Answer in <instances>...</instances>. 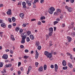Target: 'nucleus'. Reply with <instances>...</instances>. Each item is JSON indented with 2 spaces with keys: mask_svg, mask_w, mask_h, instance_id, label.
Masks as SVG:
<instances>
[{
  "mask_svg": "<svg viewBox=\"0 0 75 75\" xmlns=\"http://www.w3.org/2000/svg\"><path fill=\"white\" fill-rule=\"evenodd\" d=\"M44 54L45 55H46L47 58H51V57H52V53H49L47 51H45L44 53Z\"/></svg>",
  "mask_w": 75,
  "mask_h": 75,
  "instance_id": "f257e3e1",
  "label": "nucleus"
},
{
  "mask_svg": "<svg viewBox=\"0 0 75 75\" xmlns=\"http://www.w3.org/2000/svg\"><path fill=\"white\" fill-rule=\"evenodd\" d=\"M54 11H55V8L53 7H51L50 9L49 10L48 12L50 14H53V12Z\"/></svg>",
  "mask_w": 75,
  "mask_h": 75,
  "instance_id": "f03ea898",
  "label": "nucleus"
},
{
  "mask_svg": "<svg viewBox=\"0 0 75 75\" xmlns=\"http://www.w3.org/2000/svg\"><path fill=\"white\" fill-rule=\"evenodd\" d=\"M65 8L68 11H69V12H71L72 11V8H71V7L68 6H65Z\"/></svg>",
  "mask_w": 75,
  "mask_h": 75,
  "instance_id": "7ed1b4c3",
  "label": "nucleus"
},
{
  "mask_svg": "<svg viewBox=\"0 0 75 75\" xmlns=\"http://www.w3.org/2000/svg\"><path fill=\"white\" fill-rule=\"evenodd\" d=\"M22 40L21 41V42L22 44H24L25 43V39L26 38V37L25 36H23L22 37Z\"/></svg>",
  "mask_w": 75,
  "mask_h": 75,
  "instance_id": "20e7f679",
  "label": "nucleus"
},
{
  "mask_svg": "<svg viewBox=\"0 0 75 75\" xmlns=\"http://www.w3.org/2000/svg\"><path fill=\"white\" fill-rule=\"evenodd\" d=\"M2 58L4 59H7L8 58V55L7 54H4Z\"/></svg>",
  "mask_w": 75,
  "mask_h": 75,
  "instance_id": "39448f33",
  "label": "nucleus"
},
{
  "mask_svg": "<svg viewBox=\"0 0 75 75\" xmlns=\"http://www.w3.org/2000/svg\"><path fill=\"white\" fill-rule=\"evenodd\" d=\"M6 13L8 15H11V9H8V10L7 11Z\"/></svg>",
  "mask_w": 75,
  "mask_h": 75,
  "instance_id": "423d86ee",
  "label": "nucleus"
},
{
  "mask_svg": "<svg viewBox=\"0 0 75 75\" xmlns=\"http://www.w3.org/2000/svg\"><path fill=\"white\" fill-rule=\"evenodd\" d=\"M11 64H6L5 66V68H7L11 67Z\"/></svg>",
  "mask_w": 75,
  "mask_h": 75,
  "instance_id": "0eeeda50",
  "label": "nucleus"
},
{
  "mask_svg": "<svg viewBox=\"0 0 75 75\" xmlns=\"http://www.w3.org/2000/svg\"><path fill=\"white\" fill-rule=\"evenodd\" d=\"M54 69L55 72H57L58 71V65L56 64L54 65Z\"/></svg>",
  "mask_w": 75,
  "mask_h": 75,
  "instance_id": "6e6552de",
  "label": "nucleus"
},
{
  "mask_svg": "<svg viewBox=\"0 0 75 75\" xmlns=\"http://www.w3.org/2000/svg\"><path fill=\"white\" fill-rule=\"evenodd\" d=\"M21 37H26V38H27V34L25 33H23L21 34Z\"/></svg>",
  "mask_w": 75,
  "mask_h": 75,
  "instance_id": "1a4fd4ad",
  "label": "nucleus"
},
{
  "mask_svg": "<svg viewBox=\"0 0 75 75\" xmlns=\"http://www.w3.org/2000/svg\"><path fill=\"white\" fill-rule=\"evenodd\" d=\"M32 67H31V66H29L28 68V70L27 72V75H28V74L29 72H30V71L32 69L31 68Z\"/></svg>",
  "mask_w": 75,
  "mask_h": 75,
  "instance_id": "9d476101",
  "label": "nucleus"
},
{
  "mask_svg": "<svg viewBox=\"0 0 75 75\" xmlns=\"http://www.w3.org/2000/svg\"><path fill=\"white\" fill-rule=\"evenodd\" d=\"M22 5L23 6V8H26V6L25 5H26V3H25V2H23L22 3Z\"/></svg>",
  "mask_w": 75,
  "mask_h": 75,
  "instance_id": "9b49d317",
  "label": "nucleus"
},
{
  "mask_svg": "<svg viewBox=\"0 0 75 75\" xmlns=\"http://www.w3.org/2000/svg\"><path fill=\"white\" fill-rule=\"evenodd\" d=\"M67 38L69 42H71L72 40V38L70 37L67 36Z\"/></svg>",
  "mask_w": 75,
  "mask_h": 75,
  "instance_id": "f8f14e48",
  "label": "nucleus"
},
{
  "mask_svg": "<svg viewBox=\"0 0 75 75\" xmlns=\"http://www.w3.org/2000/svg\"><path fill=\"white\" fill-rule=\"evenodd\" d=\"M30 39H31V40H34L35 38L34 37V36L33 35H30Z\"/></svg>",
  "mask_w": 75,
  "mask_h": 75,
  "instance_id": "ddd939ff",
  "label": "nucleus"
},
{
  "mask_svg": "<svg viewBox=\"0 0 75 75\" xmlns=\"http://www.w3.org/2000/svg\"><path fill=\"white\" fill-rule=\"evenodd\" d=\"M38 70L39 72H41V71H43V68L42 67V66H41L39 68Z\"/></svg>",
  "mask_w": 75,
  "mask_h": 75,
  "instance_id": "4468645a",
  "label": "nucleus"
},
{
  "mask_svg": "<svg viewBox=\"0 0 75 75\" xmlns=\"http://www.w3.org/2000/svg\"><path fill=\"white\" fill-rule=\"evenodd\" d=\"M66 65H67V63H66V62L65 60H63L62 62V65L64 66H66Z\"/></svg>",
  "mask_w": 75,
  "mask_h": 75,
  "instance_id": "2eb2a0df",
  "label": "nucleus"
},
{
  "mask_svg": "<svg viewBox=\"0 0 75 75\" xmlns=\"http://www.w3.org/2000/svg\"><path fill=\"white\" fill-rule=\"evenodd\" d=\"M11 39L12 40V41L15 40V39L14 38V36H13V35H11Z\"/></svg>",
  "mask_w": 75,
  "mask_h": 75,
  "instance_id": "dca6fc26",
  "label": "nucleus"
},
{
  "mask_svg": "<svg viewBox=\"0 0 75 75\" xmlns=\"http://www.w3.org/2000/svg\"><path fill=\"white\" fill-rule=\"evenodd\" d=\"M49 31L50 32L53 33V28H50L49 29Z\"/></svg>",
  "mask_w": 75,
  "mask_h": 75,
  "instance_id": "f3484780",
  "label": "nucleus"
},
{
  "mask_svg": "<svg viewBox=\"0 0 75 75\" xmlns=\"http://www.w3.org/2000/svg\"><path fill=\"white\" fill-rule=\"evenodd\" d=\"M1 27H3V28H5L6 27V24L4 23H2L1 24Z\"/></svg>",
  "mask_w": 75,
  "mask_h": 75,
  "instance_id": "a211bd4d",
  "label": "nucleus"
},
{
  "mask_svg": "<svg viewBox=\"0 0 75 75\" xmlns=\"http://www.w3.org/2000/svg\"><path fill=\"white\" fill-rule=\"evenodd\" d=\"M35 45L36 47H38V46H39V45H40V42H36Z\"/></svg>",
  "mask_w": 75,
  "mask_h": 75,
  "instance_id": "6ab92c4d",
  "label": "nucleus"
},
{
  "mask_svg": "<svg viewBox=\"0 0 75 75\" xmlns=\"http://www.w3.org/2000/svg\"><path fill=\"white\" fill-rule=\"evenodd\" d=\"M26 40L27 42H29V41H30V38H29V37H28L26 38Z\"/></svg>",
  "mask_w": 75,
  "mask_h": 75,
  "instance_id": "aec40b11",
  "label": "nucleus"
},
{
  "mask_svg": "<svg viewBox=\"0 0 75 75\" xmlns=\"http://www.w3.org/2000/svg\"><path fill=\"white\" fill-rule=\"evenodd\" d=\"M12 20L13 22H15L16 21V18L14 17H12Z\"/></svg>",
  "mask_w": 75,
  "mask_h": 75,
  "instance_id": "412c9836",
  "label": "nucleus"
},
{
  "mask_svg": "<svg viewBox=\"0 0 75 75\" xmlns=\"http://www.w3.org/2000/svg\"><path fill=\"white\" fill-rule=\"evenodd\" d=\"M68 65L69 67H70L71 68H72V67H73L72 66V65L70 63H69Z\"/></svg>",
  "mask_w": 75,
  "mask_h": 75,
  "instance_id": "4be33fe9",
  "label": "nucleus"
},
{
  "mask_svg": "<svg viewBox=\"0 0 75 75\" xmlns=\"http://www.w3.org/2000/svg\"><path fill=\"white\" fill-rule=\"evenodd\" d=\"M3 62H0V68H1V67H3Z\"/></svg>",
  "mask_w": 75,
  "mask_h": 75,
  "instance_id": "5701e85b",
  "label": "nucleus"
},
{
  "mask_svg": "<svg viewBox=\"0 0 75 75\" xmlns=\"http://www.w3.org/2000/svg\"><path fill=\"white\" fill-rule=\"evenodd\" d=\"M38 55H39V54L38 53H36L35 54V58L36 59H37L38 58Z\"/></svg>",
  "mask_w": 75,
  "mask_h": 75,
  "instance_id": "b1692460",
  "label": "nucleus"
},
{
  "mask_svg": "<svg viewBox=\"0 0 75 75\" xmlns=\"http://www.w3.org/2000/svg\"><path fill=\"white\" fill-rule=\"evenodd\" d=\"M20 16H21V18H23L24 17V14L23 13H20Z\"/></svg>",
  "mask_w": 75,
  "mask_h": 75,
  "instance_id": "393cba45",
  "label": "nucleus"
},
{
  "mask_svg": "<svg viewBox=\"0 0 75 75\" xmlns=\"http://www.w3.org/2000/svg\"><path fill=\"white\" fill-rule=\"evenodd\" d=\"M44 70H46L47 69V65L45 64L44 66Z\"/></svg>",
  "mask_w": 75,
  "mask_h": 75,
  "instance_id": "a878e982",
  "label": "nucleus"
},
{
  "mask_svg": "<svg viewBox=\"0 0 75 75\" xmlns=\"http://www.w3.org/2000/svg\"><path fill=\"white\" fill-rule=\"evenodd\" d=\"M68 68V67H67L66 66L65 67H63V69L64 70H67Z\"/></svg>",
  "mask_w": 75,
  "mask_h": 75,
  "instance_id": "bb28decb",
  "label": "nucleus"
},
{
  "mask_svg": "<svg viewBox=\"0 0 75 75\" xmlns=\"http://www.w3.org/2000/svg\"><path fill=\"white\" fill-rule=\"evenodd\" d=\"M45 16H42L40 18V19L42 20H45Z\"/></svg>",
  "mask_w": 75,
  "mask_h": 75,
  "instance_id": "cd10ccee",
  "label": "nucleus"
},
{
  "mask_svg": "<svg viewBox=\"0 0 75 75\" xmlns=\"http://www.w3.org/2000/svg\"><path fill=\"white\" fill-rule=\"evenodd\" d=\"M71 36H72V37L75 36V33L74 32H73L71 33Z\"/></svg>",
  "mask_w": 75,
  "mask_h": 75,
  "instance_id": "c85d7f7f",
  "label": "nucleus"
},
{
  "mask_svg": "<svg viewBox=\"0 0 75 75\" xmlns=\"http://www.w3.org/2000/svg\"><path fill=\"white\" fill-rule=\"evenodd\" d=\"M19 28L18 27H16V31H17V32H18V30H19Z\"/></svg>",
  "mask_w": 75,
  "mask_h": 75,
  "instance_id": "c756f323",
  "label": "nucleus"
},
{
  "mask_svg": "<svg viewBox=\"0 0 75 75\" xmlns=\"http://www.w3.org/2000/svg\"><path fill=\"white\" fill-rule=\"evenodd\" d=\"M54 14L55 16H58V13L57 12H54Z\"/></svg>",
  "mask_w": 75,
  "mask_h": 75,
  "instance_id": "7c9ffc66",
  "label": "nucleus"
},
{
  "mask_svg": "<svg viewBox=\"0 0 75 75\" xmlns=\"http://www.w3.org/2000/svg\"><path fill=\"white\" fill-rule=\"evenodd\" d=\"M23 31V30L22 29H21L19 30V33L20 34H21L22 32Z\"/></svg>",
  "mask_w": 75,
  "mask_h": 75,
  "instance_id": "2f4dec72",
  "label": "nucleus"
},
{
  "mask_svg": "<svg viewBox=\"0 0 75 75\" xmlns=\"http://www.w3.org/2000/svg\"><path fill=\"white\" fill-rule=\"evenodd\" d=\"M54 25H55V24L58 23V22L57 21H55L54 22Z\"/></svg>",
  "mask_w": 75,
  "mask_h": 75,
  "instance_id": "473e14b6",
  "label": "nucleus"
},
{
  "mask_svg": "<svg viewBox=\"0 0 75 75\" xmlns=\"http://www.w3.org/2000/svg\"><path fill=\"white\" fill-rule=\"evenodd\" d=\"M38 24L39 25H40L41 24V22L40 21H38Z\"/></svg>",
  "mask_w": 75,
  "mask_h": 75,
  "instance_id": "72a5a7b5",
  "label": "nucleus"
},
{
  "mask_svg": "<svg viewBox=\"0 0 75 75\" xmlns=\"http://www.w3.org/2000/svg\"><path fill=\"white\" fill-rule=\"evenodd\" d=\"M23 58L25 59H27V58H28V56H25L23 57Z\"/></svg>",
  "mask_w": 75,
  "mask_h": 75,
  "instance_id": "f704fd0d",
  "label": "nucleus"
},
{
  "mask_svg": "<svg viewBox=\"0 0 75 75\" xmlns=\"http://www.w3.org/2000/svg\"><path fill=\"white\" fill-rule=\"evenodd\" d=\"M25 52H26V53H27L28 52H29V51H28V50L27 49H25Z\"/></svg>",
  "mask_w": 75,
  "mask_h": 75,
  "instance_id": "c9c22d12",
  "label": "nucleus"
},
{
  "mask_svg": "<svg viewBox=\"0 0 75 75\" xmlns=\"http://www.w3.org/2000/svg\"><path fill=\"white\" fill-rule=\"evenodd\" d=\"M41 47L40 46H39L38 47V49L39 50H41Z\"/></svg>",
  "mask_w": 75,
  "mask_h": 75,
  "instance_id": "e433bc0d",
  "label": "nucleus"
},
{
  "mask_svg": "<svg viewBox=\"0 0 75 75\" xmlns=\"http://www.w3.org/2000/svg\"><path fill=\"white\" fill-rule=\"evenodd\" d=\"M28 35H29L30 34H31V32L30 31H28L27 33Z\"/></svg>",
  "mask_w": 75,
  "mask_h": 75,
  "instance_id": "4c0bfd02",
  "label": "nucleus"
},
{
  "mask_svg": "<svg viewBox=\"0 0 75 75\" xmlns=\"http://www.w3.org/2000/svg\"><path fill=\"white\" fill-rule=\"evenodd\" d=\"M57 13H61V10L60 9H57Z\"/></svg>",
  "mask_w": 75,
  "mask_h": 75,
  "instance_id": "58836bf2",
  "label": "nucleus"
},
{
  "mask_svg": "<svg viewBox=\"0 0 75 75\" xmlns=\"http://www.w3.org/2000/svg\"><path fill=\"white\" fill-rule=\"evenodd\" d=\"M35 65L36 67H38V62H36L35 63Z\"/></svg>",
  "mask_w": 75,
  "mask_h": 75,
  "instance_id": "ea45409f",
  "label": "nucleus"
},
{
  "mask_svg": "<svg viewBox=\"0 0 75 75\" xmlns=\"http://www.w3.org/2000/svg\"><path fill=\"white\" fill-rule=\"evenodd\" d=\"M23 27H26V24L23 23Z\"/></svg>",
  "mask_w": 75,
  "mask_h": 75,
  "instance_id": "a19ab883",
  "label": "nucleus"
},
{
  "mask_svg": "<svg viewBox=\"0 0 75 75\" xmlns=\"http://www.w3.org/2000/svg\"><path fill=\"white\" fill-rule=\"evenodd\" d=\"M11 27H12V26L11 25H8V28H11Z\"/></svg>",
  "mask_w": 75,
  "mask_h": 75,
  "instance_id": "79ce46f5",
  "label": "nucleus"
},
{
  "mask_svg": "<svg viewBox=\"0 0 75 75\" xmlns=\"http://www.w3.org/2000/svg\"><path fill=\"white\" fill-rule=\"evenodd\" d=\"M52 32H50L49 33V36H51L52 35Z\"/></svg>",
  "mask_w": 75,
  "mask_h": 75,
  "instance_id": "37998d69",
  "label": "nucleus"
},
{
  "mask_svg": "<svg viewBox=\"0 0 75 75\" xmlns=\"http://www.w3.org/2000/svg\"><path fill=\"white\" fill-rule=\"evenodd\" d=\"M50 67H51V68L53 69V68H54V65L52 64L51 65Z\"/></svg>",
  "mask_w": 75,
  "mask_h": 75,
  "instance_id": "c03bdc74",
  "label": "nucleus"
},
{
  "mask_svg": "<svg viewBox=\"0 0 75 75\" xmlns=\"http://www.w3.org/2000/svg\"><path fill=\"white\" fill-rule=\"evenodd\" d=\"M44 0H40V3H41V4L43 3H44Z\"/></svg>",
  "mask_w": 75,
  "mask_h": 75,
  "instance_id": "a18cd8bd",
  "label": "nucleus"
},
{
  "mask_svg": "<svg viewBox=\"0 0 75 75\" xmlns=\"http://www.w3.org/2000/svg\"><path fill=\"white\" fill-rule=\"evenodd\" d=\"M8 20L9 22H10V23H11V18H9L8 19Z\"/></svg>",
  "mask_w": 75,
  "mask_h": 75,
  "instance_id": "49530a36",
  "label": "nucleus"
},
{
  "mask_svg": "<svg viewBox=\"0 0 75 75\" xmlns=\"http://www.w3.org/2000/svg\"><path fill=\"white\" fill-rule=\"evenodd\" d=\"M10 53H11V54H13V50H10Z\"/></svg>",
  "mask_w": 75,
  "mask_h": 75,
  "instance_id": "de8ad7c7",
  "label": "nucleus"
},
{
  "mask_svg": "<svg viewBox=\"0 0 75 75\" xmlns=\"http://www.w3.org/2000/svg\"><path fill=\"white\" fill-rule=\"evenodd\" d=\"M21 62H19L18 63V67H20V65H21Z\"/></svg>",
  "mask_w": 75,
  "mask_h": 75,
  "instance_id": "09e8293b",
  "label": "nucleus"
},
{
  "mask_svg": "<svg viewBox=\"0 0 75 75\" xmlns=\"http://www.w3.org/2000/svg\"><path fill=\"white\" fill-rule=\"evenodd\" d=\"M62 27H65V25L64 24H63L62 25Z\"/></svg>",
  "mask_w": 75,
  "mask_h": 75,
  "instance_id": "8fccbe9b",
  "label": "nucleus"
},
{
  "mask_svg": "<svg viewBox=\"0 0 75 75\" xmlns=\"http://www.w3.org/2000/svg\"><path fill=\"white\" fill-rule=\"evenodd\" d=\"M30 3V1H26V3L27 4H28V3Z\"/></svg>",
  "mask_w": 75,
  "mask_h": 75,
  "instance_id": "3c124183",
  "label": "nucleus"
},
{
  "mask_svg": "<svg viewBox=\"0 0 75 75\" xmlns=\"http://www.w3.org/2000/svg\"><path fill=\"white\" fill-rule=\"evenodd\" d=\"M10 70L11 71H13V70H14V69H13V67H11L10 69Z\"/></svg>",
  "mask_w": 75,
  "mask_h": 75,
  "instance_id": "603ef678",
  "label": "nucleus"
},
{
  "mask_svg": "<svg viewBox=\"0 0 75 75\" xmlns=\"http://www.w3.org/2000/svg\"><path fill=\"white\" fill-rule=\"evenodd\" d=\"M70 2L71 3H73L74 2V0H70Z\"/></svg>",
  "mask_w": 75,
  "mask_h": 75,
  "instance_id": "864d4df0",
  "label": "nucleus"
},
{
  "mask_svg": "<svg viewBox=\"0 0 75 75\" xmlns=\"http://www.w3.org/2000/svg\"><path fill=\"white\" fill-rule=\"evenodd\" d=\"M56 21H60V19L59 18H57L56 19Z\"/></svg>",
  "mask_w": 75,
  "mask_h": 75,
  "instance_id": "5fc2aeb1",
  "label": "nucleus"
},
{
  "mask_svg": "<svg viewBox=\"0 0 75 75\" xmlns=\"http://www.w3.org/2000/svg\"><path fill=\"white\" fill-rule=\"evenodd\" d=\"M18 75H20V74H21V72L20 71H18Z\"/></svg>",
  "mask_w": 75,
  "mask_h": 75,
  "instance_id": "6e6d98bb",
  "label": "nucleus"
},
{
  "mask_svg": "<svg viewBox=\"0 0 75 75\" xmlns=\"http://www.w3.org/2000/svg\"><path fill=\"white\" fill-rule=\"evenodd\" d=\"M74 22H72L71 23V25L72 26V27H74Z\"/></svg>",
  "mask_w": 75,
  "mask_h": 75,
  "instance_id": "4d7b16f0",
  "label": "nucleus"
},
{
  "mask_svg": "<svg viewBox=\"0 0 75 75\" xmlns=\"http://www.w3.org/2000/svg\"><path fill=\"white\" fill-rule=\"evenodd\" d=\"M21 48H24V46L22 45H21Z\"/></svg>",
  "mask_w": 75,
  "mask_h": 75,
  "instance_id": "13d9d810",
  "label": "nucleus"
},
{
  "mask_svg": "<svg viewBox=\"0 0 75 75\" xmlns=\"http://www.w3.org/2000/svg\"><path fill=\"white\" fill-rule=\"evenodd\" d=\"M13 26H14V27H15L16 25V23H13Z\"/></svg>",
  "mask_w": 75,
  "mask_h": 75,
  "instance_id": "bf43d9fd",
  "label": "nucleus"
},
{
  "mask_svg": "<svg viewBox=\"0 0 75 75\" xmlns=\"http://www.w3.org/2000/svg\"><path fill=\"white\" fill-rule=\"evenodd\" d=\"M3 6V4H0V8L1 7H2Z\"/></svg>",
  "mask_w": 75,
  "mask_h": 75,
  "instance_id": "052dcab7",
  "label": "nucleus"
},
{
  "mask_svg": "<svg viewBox=\"0 0 75 75\" xmlns=\"http://www.w3.org/2000/svg\"><path fill=\"white\" fill-rule=\"evenodd\" d=\"M36 19H33L31 20V21H35Z\"/></svg>",
  "mask_w": 75,
  "mask_h": 75,
  "instance_id": "680f3d73",
  "label": "nucleus"
},
{
  "mask_svg": "<svg viewBox=\"0 0 75 75\" xmlns=\"http://www.w3.org/2000/svg\"><path fill=\"white\" fill-rule=\"evenodd\" d=\"M9 51H10V50H8V49H7V50H5L6 52H8Z\"/></svg>",
  "mask_w": 75,
  "mask_h": 75,
  "instance_id": "e2e57ef3",
  "label": "nucleus"
},
{
  "mask_svg": "<svg viewBox=\"0 0 75 75\" xmlns=\"http://www.w3.org/2000/svg\"><path fill=\"white\" fill-rule=\"evenodd\" d=\"M67 55H68V56L71 55V54L69 53H67Z\"/></svg>",
  "mask_w": 75,
  "mask_h": 75,
  "instance_id": "0e129e2a",
  "label": "nucleus"
},
{
  "mask_svg": "<svg viewBox=\"0 0 75 75\" xmlns=\"http://www.w3.org/2000/svg\"><path fill=\"white\" fill-rule=\"evenodd\" d=\"M42 21V23H45V21Z\"/></svg>",
  "mask_w": 75,
  "mask_h": 75,
  "instance_id": "69168bd1",
  "label": "nucleus"
},
{
  "mask_svg": "<svg viewBox=\"0 0 75 75\" xmlns=\"http://www.w3.org/2000/svg\"><path fill=\"white\" fill-rule=\"evenodd\" d=\"M28 4L29 6H31V3L29 2Z\"/></svg>",
  "mask_w": 75,
  "mask_h": 75,
  "instance_id": "338daca9",
  "label": "nucleus"
},
{
  "mask_svg": "<svg viewBox=\"0 0 75 75\" xmlns=\"http://www.w3.org/2000/svg\"><path fill=\"white\" fill-rule=\"evenodd\" d=\"M33 7L34 8H36V6L35 4L33 5Z\"/></svg>",
  "mask_w": 75,
  "mask_h": 75,
  "instance_id": "774afa93",
  "label": "nucleus"
}]
</instances>
